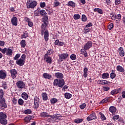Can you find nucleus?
I'll return each mask as SVG.
<instances>
[{
	"instance_id": "f257e3e1",
	"label": "nucleus",
	"mask_w": 125,
	"mask_h": 125,
	"mask_svg": "<svg viewBox=\"0 0 125 125\" xmlns=\"http://www.w3.org/2000/svg\"><path fill=\"white\" fill-rule=\"evenodd\" d=\"M4 92L2 89H0V108L1 110H4L7 108V104L5 103V99L3 98Z\"/></svg>"
},
{
	"instance_id": "f03ea898",
	"label": "nucleus",
	"mask_w": 125,
	"mask_h": 125,
	"mask_svg": "<svg viewBox=\"0 0 125 125\" xmlns=\"http://www.w3.org/2000/svg\"><path fill=\"white\" fill-rule=\"evenodd\" d=\"M62 117L61 114H55L51 118L48 119V123H58L60 121V118Z\"/></svg>"
},
{
	"instance_id": "7ed1b4c3",
	"label": "nucleus",
	"mask_w": 125,
	"mask_h": 125,
	"mask_svg": "<svg viewBox=\"0 0 125 125\" xmlns=\"http://www.w3.org/2000/svg\"><path fill=\"white\" fill-rule=\"evenodd\" d=\"M53 85L55 86H59L62 88L65 85V81L64 79H56L54 80Z\"/></svg>"
},
{
	"instance_id": "20e7f679",
	"label": "nucleus",
	"mask_w": 125,
	"mask_h": 125,
	"mask_svg": "<svg viewBox=\"0 0 125 125\" xmlns=\"http://www.w3.org/2000/svg\"><path fill=\"white\" fill-rule=\"evenodd\" d=\"M38 4V2L36 0H28L26 2L27 8L34 9Z\"/></svg>"
},
{
	"instance_id": "39448f33",
	"label": "nucleus",
	"mask_w": 125,
	"mask_h": 125,
	"mask_svg": "<svg viewBox=\"0 0 125 125\" xmlns=\"http://www.w3.org/2000/svg\"><path fill=\"white\" fill-rule=\"evenodd\" d=\"M7 118V115L6 114L3 112H0V124L3 125H7V120L6 118Z\"/></svg>"
},
{
	"instance_id": "423d86ee",
	"label": "nucleus",
	"mask_w": 125,
	"mask_h": 125,
	"mask_svg": "<svg viewBox=\"0 0 125 125\" xmlns=\"http://www.w3.org/2000/svg\"><path fill=\"white\" fill-rule=\"evenodd\" d=\"M0 51L2 54L6 53V55L8 56H12V54H13V50L9 48H4L3 49L0 48Z\"/></svg>"
},
{
	"instance_id": "0eeeda50",
	"label": "nucleus",
	"mask_w": 125,
	"mask_h": 125,
	"mask_svg": "<svg viewBox=\"0 0 125 125\" xmlns=\"http://www.w3.org/2000/svg\"><path fill=\"white\" fill-rule=\"evenodd\" d=\"M59 62H63L64 60H66L69 57V54L67 53L59 54Z\"/></svg>"
},
{
	"instance_id": "6e6552de",
	"label": "nucleus",
	"mask_w": 125,
	"mask_h": 125,
	"mask_svg": "<svg viewBox=\"0 0 125 125\" xmlns=\"http://www.w3.org/2000/svg\"><path fill=\"white\" fill-rule=\"evenodd\" d=\"M43 60L45 62H46L47 64H51L52 63V58L47 56V55H44Z\"/></svg>"
},
{
	"instance_id": "1a4fd4ad",
	"label": "nucleus",
	"mask_w": 125,
	"mask_h": 125,
	"mask_svg": "<svg viewBox=\"0 0 125 125\" xmlns=\"http://www.w3.org/2000/svg\"><path fill=\"white\" fill-rule=\"evenodd\" d=\"M47 30V23L44 22L42 23L41 26V36H43V32H45Z\"/></svg>"
},
{
	"instance_id": "9d476101",
	"label": "nucleus",
	"mask_w": 125,
	"mask_h": 125,
	"mask_svg": "<svg viewBox=\"0 0 125 125\" xmlns=\"http://www.w3.org/2000/svg\"><path fill=\"white\" fill-rule=\"evenodd\" d=\"M16 85L18 87V88H25L26 85L25 83L23 81H19L16 83Z\"/></svg>"
},
{
	"instance_id": "9b49d317",
	"label": "nucleus",
	"mask_w": 125,
	"mask_h": 125,
	"mask_svg": "<svg viewBox=\"0 0 125 125\" xmlns=\"http://www.w3.org/2000/svg\"><path fill=\"white\" fill-rule=\"evenodd\" d=\"M34 106L36 109L40 107V98L37 96L34 97Z\"/></svg>"
},
{
	"instance_id": "f8f14e48",
	"label": "nucleus",
	"mask_w": 125,
	"mask_h": 125,
	"mask_svg": "<svg viewBox=\"0 0 125 125\" xmlns=\"http://www.w3.org/2000/svg\"><path fill=\"white\" fill-rule=\"evenodd\" d=\"M96 119H97V117H96L95 113H92L86 118V120L88 122H89V121H92L93 120H96Z\"/></svg>"
},
{
	"instance_id": "ddd939ff",
	"label": "nucleus",
	"mask_w": 125,
	"mask_h": 125,
	"mask_svg": "<svg viewBox=\"0 0 125 125\" xmlns=\"http://www.w3.org/2000/svg\"><path fill=\"white\" fill-rule=\"evenodd\" d=\"M91 47H92V42L91 41H88L83 46V48L85 50H87L89 48H91Z\"/></svg>"
},
{
	"instance_id": "4468645a",
	"label": "nucleus",
	"mask_w": 125,
	"mask_h": 125,
	"mask_svg": "<svg viewBox=\"0 0 125 125\" xmlns=\"http://www.w3.org/2000/svg\"><path fill=\"white\" fill-rule=\"evenodd\" d=\"M10 73L11 74V77L12 79H16L17 75V70L15 69H11L10 70Z\"/></svg>"
},
{
	"instance_id": "2eb2a0df",
	"label": "nucleus",
	"mask_w": 125,
	"mask_h": 125,
	"mask_svg": "<svg viewBox=\"0 0 125 125\" xmlns=\"http://www.w3.org/2000/svg\"><path fill=\"white\" fill-rule=\"evenodd\" d=\"M6 73L5 72V71L3 70H0V79L1 80H4L5 78H6Z\"/></svg>"
},
{
	"instance_id": "dca6fc26",
	"label": "nucleus",
	"mask_w": 125,
	"mask_h": 125,
	"mask_svg": "<svg viewBox=\"0 0 125 125\" xmlns=\"http://www.w3.org/2000/svg\"><path fill=\"white\" fill-rule=\"evenodd\" d=\"M11 22L13 26H17L18 23V20L16 17H13L11 20Z\"/></svg>"
},
{
	"instance_id": "f3484780",
	"label": "nucleus",
	"mask_w": 125,
	"mask_h": 125,
	"mask_svg": "<svg viewBox=\"0 0 125 125\" xmlns=\"http://www.w3.org/2000/svg\"><path fill=\"white\" fill-rule=\"evenodd\" d=\"M109 111L112 114V115H115L116 112H117V107L115 106H111L109 108Z\"/></svg>"
},
{
	"instance_id": "a211bd4d",
	"label": "nucleus",
	"mask_w": 125,
	"mask_h": 125,
	"mask_svg": "<svg viewBox=\"0 0 125 125\" xmlns=\"http://www.w3.org/2000/svg\"><path fill=\"white\" fill-rule=\"evenodd\" d=\"M33 118H34L33 116L28 115L26 116L24 119V122L26 124H29V123L31 122V120H32Z\"/></svg>"
},
{
	"instance_id": "6ab92c4d",
	"label": "nucleus",
	"mask_w": 125,
	"mask_h": 125,
	"mask_svg": "<svg viewBox=\"0 0 125 125\" xmlns=\"http://www.w3.org/2000/svg\"><path fill=\"white\" fill-rule=\"evenodd\" d=\"M16 63L17 65H18L19 66H24V65H25V61L21 59L17 60Z\"/></svg>"
},
{
	"instance_id": "aec40b11",
	"label": "nucleus",
	"mask_w": 125,
	"mask_h": 125,
	"mask_svg": "<svg viewBox=\"0 0 125 125\" xmlns=\"http://www.w3.org/2000/svg\"><path fill=\"white\" fill-rule=\"evenodd\" d=\"M43 35L45 42H47L48 41V38L49 37V33L48 32V31H44L43 33Z\"/></svg>"
},
{
	"instance_id": "412c9836",
	"label": "nucleus",
	"mask_w": 125,
	"mask_h": 125,
	"mask_svg": "<svg viewBox=\"0 0 125 125\" xmlns=\"http://www.w3.org/2000/svg\"><path fill=\"white\" fill-rule=\"evenodd\" d=\"M55 77L57 79H61V80H62L63 77H64V75L61 72H57L55 73Z\"/></svg>"
},
{
	"instance_id": "4be33fe9",
	"label": "nucleus",
	"mask_w": 125,
	"mask_h": 125,
	"mask_svg": "<svg viewBox=\"0 0 125 125\" xmlns=\"http://www.w3.org/2000/svg\"><path fill=\"white\" fill-rule=\"evenodd\" d=\"M54 44L55 45H59V46H63V45H65V43L62 42H59V40H56Z\"/></svg>"
},
{
	"instance_id": "5701e85b",
	"label": "nucleus",
	"mask_w": 125,
	"mask_h": 125,
	"mask_svg": "<svg viewBox=\"0 0 125 125\" xmlns=\"http://www.w3.org/2000/svg\"><path fill=\"white\" fill-rule=\"evenodd\" d=\"M42 76L44 79H46L47 80H50V79H52V76L47 73H43Z\"/></svg>"
},
{
	"instance_id": "b1692460",
	"label": "nucleus",
	"mask_w": 125,
	"mask_h": 125,
	"mask_svg": "<svg viewBox=\"0 0 125 125\" xmlns=\"http://www.w3.org/2000/svg\"><path fill=\"white\" fill-rule=\"evenodd\" d=\"M83 72V77L85 78H87V76H88V68L87 67H84Z\"/></svg>"
},
{
	"instance_id": "393cba45",
	"label": "nucleus",
	"mask_w": 125,
	"mask_h": 125,
	"mask_svg": "<svg viewBox=\"0 0 125 125\" xmlns=\"http://www.w3.org/2000/svg\"><path fill=\"white\" fill-rule=\"evenodd\" d=\"M116 70L121 73H125V68L121 65H118L116 66Z\"/></svg>"
},
{
	"instance_id": "a878e982",
	"label": "nucleus",
	"mask_w": 125,
	"mask_h": 125,
	"mask_svg": "<svg viewBox=\"0 0 125 125\" xmlns=\"http://www.w3.org/2000/svg\"><path fill=\"white\" fill-rule=\"evenodd\" d=\"M110 83L107 80H99L98 81V83L99 84H107V83Z\"/></svg>"
},
{
	"instance_id": "bb28decb",
	"label": "nucleus",
	"mask_w": 125,
	"mask_h": 125,
	"mask_svg": "<svg viewBox=\"0 0 125 125\" xmlns=\"http://www.w3.org/2000/svg\"><path fill=\"white\" fill-rule=\"evenodd\" d=\"M40 116L42 118H48V117H50V115H48V113L46 112H42L41 113Z\"/></svg>"
},
{
	"instance_id": "cd10ccee",
	"label": "nucleus",
	"mask_w": 125,
	"mask_h": 125,
	"mask_svg": "<svg viewBox=\"0 0 125 125\" xmlns=\"http://www.w3.org/2000/svg\"><path fill=\"white\" fill-rule=\"evenodd\" d=\"M110 77V74L106 72V73H104L102 75V78L104 80V79H109Z\"/></svg>"
},
{
	"instance_id": "c85d7f7f",
	"label": "nucleus",
	"mask_w": 125,
	"mask_h": 125,
	"mask_svg": "<svg viewBox=\"0 0 125 125\" xmlns=\"http://www.w3.org/2000/svg\"><path fill=\"white\" fill-rule=\"evenodd\" d=\"M94 12H98L99 14H103V10L99 8H95L93 10Z\"/></svg>"
},
{
	"instance_id": "c756f323",
	"label": "nucleus",
	"mask_w": 125,
	"mask_h": 125,
	"mask_svg": "<svg viewBox=\"0 0 125 125\" xmlns=\"http://www.w3.org/2000/svg\"><path fill=\"white\" fill-rule=\"evenodd\" d=\"M29 37V33L28 31L23 32V35H21V39H26Z\"/></svg>"
},
{
	"instance_id": "7c9ffc66",
	"label": "nucleus",
	"mask_w": 125,
	"mask_h": 125,
	"mask_svg": "<svg viewBox=\"0 0 125 125\" xmlns=\"http://www.w3.org/2000/svg\"><path fill=\"white\" fill-rule=\"evenodd\" d=\"M21 97L23 98V99H24V100H27L28 98H29L28 94H27L26 92H23L21 94Z\"/></svg>"
},
{
	"instance_id": "2f4dec72",
	"label": "nucleus",
	"mask_w": 125,
	"mask_h": 125,
	"mask_svg": "<svg viewBox=\"0 0 125 125\" xmlns=\"http://www.w3.org/2000/svg\"><path fill=\"white\" fill-rule=\"evenodd\" d=\"M50 103L52 105H54L55 103H57L58 100L55 98H53L50 99Z\"/></svg>"
},
{
	"instance_id": "473e14b6",
	"label": "nucleus",
	"mask_w": 125,
	"mask_h": 125,
	"mask_svg": "<svg viewBox=\"0 0 125 125\" xmlns=\"http://www.w3.org/2000/svg\"><path fill=\"white\" fill-rule=\"evenodd\" d=\"M68 6H71V7H75L76 6V4L73 1H69L67 3Z\"/></svg>"
},
{
	"instance_id": "72a5a7b5",
	"label": "nucleus",
	"mask_w": 125,
	"mask_h": 125,
	"mask_svg": "<svg viewBox=\"0 0 125 125\" xmlns=\"http://www.w3.org/2000/svg\"><path fill=\"white\" fill-rule=\"evenodd\" d=\"M20 44L21 47H23V48H25V47H26V40H21L20 42Z\"/></svg>"
},
{
	"instance_id": "f704fd0d",
	"label": "nucleus",
	"mask_w": 125,
	"mask_h": 125,
	"mask_svg": "<svg viewBox=\"0 0 125 125\" xmlns=\"http://www.w3.org/2000/svg\"><path fill=\"white\" fill-rule=\"evenodd\" d=\"M0 87H2L3 89H7L8 88V86H7V83L5 82H4L2 83V85L0 86Z\"/></svg>"
},
{
	"instance_id": "c9c22d12",
	"label": "nucleus",
	"mask_w": 125,
	"mask_h": 125,
	"mask_svg": "<svg viewBox=\"0 0 125 125\" xmlns=\"http://www.w3.org/2000/svg\"><path fill=\"white\" fill-rule=\"evenodd\" d=\"M83 119L82 118H77L74 120L75 124H81V123H83Z\"/></svg>"
},
{
	"instance_id": "e433bc0d",
	"label": "nucleus",
	"mask_w": 125,
	"mask_h": 125,
	"mask_svg": "<svg viewBox=\"0 0 125 125\" xmlns=\"http://www.w3.org/2000/svg\"><path fill=\"white\" fill-rule=\"evenodd\" d=\"M42 95L43 100H44V101H46V100H47L48 99L47 94H46V93H42Z\"/></svg>"
},
{
	"instance_id": "4c0bfd02",
	"label": "nucleus",
	"mask_w": 125,
	"mask_h": 125,
	"mask_svg": "<svg viewBox=\"0 0 125 125\" xmlns=\"http://www.w3.org/2000/svg\"><path fill=\"white\" fill-rule=\"evenodd\" d=\"M33 111H32V109H28L26 110H25L23 111V113L25 115H30V114H31L32 113Z\"/></svg>"
},
{
	"instance_id": "58836bf2",
	"label": "nucleus",
	"mask_w": 125,
	"mask_h": 125,
	"mask_svg": "<svg viewBox=\"0 0 125 125\" xmlns=\"http://www.w3.org/2000/svg\"><path fill=\"white\" fill-rule=\"evenodd\" d=\"M81 54H83L84 57H87V52L84 49H82L81 50Z\"/></svg>"
},
{
	"instance_id": "ea45409f",
	"label": "nucleus",
	"mask_w": 125,
	"mask_h": 125,
	"mask_svg": "<svg viewBox=\"0 0 125 125\" xmlns=\"http://www.w3.org/2000/svg\"><path fill=\"white\" fill-rule=\"evenodd\" d=\"M53 53H54V50H53V49H50L47 51L45 55H47L48 56V55H52Z\"/></svg>"
},
{
	"instance_id": "a19ab883",
	"label": "nucleus",
	"mask_w": 125,
	"mask_h": 125,
	"mask_svg": "<svg viewBox=\"0 0 125 125\" xmlns=\"http://www.w3.org/2000/svg\"><path fill=\"white\" fill-rule=\"evenodd\" d=\"M110 98L106 97L104 98V99L102 100L100 102V104H103L104 103H107L108 102V101L109 100V99Z\"/></svg>"
},
{
	"instance_id": "79ce46f5",
	"label": "nucleus",
	"mask_w": 125,
	"mask_h": 125,
	"mask_svg": "<svg viewBox=\"0 0 125 125\" xmlns=\"http://www.w3.org/2000/svg\"><path fill=\"white\" fill-rule=\"evenodd\" d=\"M64 97L66 99H70L72 97V94H70L69 93H65L64 94Z\"/></svg>"
},
{
	"instance_id": "37998d69",
	"label": "nucleus",
	"mask_w": 125,
	"mask_h": 125,
	"mask_svg": "<svg viewBox=\"0 0 125 125\" xmlns=\"http://www.w3.org/2000/svg\"><path fill=\"white\" fill-rule=\"evenodd\" d=\"M40 13L42 16H46V15H47V13L45 12L44 10H40Z\"/></svg>"
},
{
	"instance_id": "c03bdc74",
	"label": "nucleus",
	"mask_w": 125,
	"mask_h": 125,
	"mask_svg": "<svg viewBox=\"0 0 125 125\" xmlns=\"http://www.w3.org/2000/svg\"><path fill=\"white\" fill-rule=\"evenodd\" d=\"M53 5L54 7H57V6H59V5H60V2L57 1V0H55Z\"/></svg>"
},
{
	"instance_id": "a18cd8bd",
	"label": "nucleus",
	"mask_w": 125,
	"mask_h": 125,
	"mask_svg": "<svg viewBox=\"0 0 125 125\" xmlns=\"http://www.w3.org/2000/svg\"><path fill=\"white\" fill-rule=\"evenodd\" d=\"M110 17H111L112 20H116L117 19V18L116 17V13H111Z\"/></svg>"
},
{
	"instance_id": "49530a36",
	"label": "nucleus",
	"mask_w": 125,
	"mask_h": 125,
	"mask_svg": "<svg viewBox=\"0 0 125 125\" xmlns=\"http://www.w3.org/2000/svg\"><path fill=\"white\" fill-rule=\"evenodd\" d=\"M18 103L19 105H20V106H23L24 104V101L22 99L20 98L19 99Z\"/></svg>"
},
{
	"instance_id": "de8ad7c7",
	"label": "nucleus",
	"mask_w": 125,
	"mask_h": 125,
	"mask_svg": "<svg viewBox=\"0 0 125 125\" xmlns=\"http://www.w3.org/2000/svg\"><path fill=\"white\" fill-rule=\"evenodd\" d=\"M105 4L107 6H112V2H111V0H106L105 1Z\"/></svg>"
},
{
	"instance_id": "09e8293b",
	"label": "nucleus",
	"mask_w": 125,
	"mask_h": 125,
	"mask_svg": "<svg viewBox=\"0 0 125 125\" xmlns=\"http://www.w3.org/2000/svg\"><path fill=\"white\" fill-rule=\"evenodd\" d=\"M100 115H101V120L103 121H106V120H107V118H106V117H105V115H104L103 113L100 112Z\"/></svg>"
},
{
	"instance_id": "8fccbe9b",
	"label": "nucleus",
	"mask_w": 125,
	"mask_h": 125,
	"mask_svg": "<svg viewBox=\"0 0 125 125\" xmlns=\"http://www.w3.org/2000/svg\"><path fill=\"white\" fill-rule=\"evenodd\" d=\"M82 21L83 22H86L87 21V18L85 15H83L82 17Z\"/></svg>"
},
{
	"instance_id": "3c124183",
	"label": "nucleus",
	"mask_w": 125,
	"mask_h": 125,
	"mask_svg": "<svg viewBox=\"0 0 125 125\" xmlns=\"http://www.w3.org/2000/svg\"><path fill=\"white\" fill-rule=\"evenodd\" d=\"M73 18L75 20H79L81 18V16L79 14H75Z\"/></svg>"
},
{
	"instance_id": "603ef678",
	"label": "nucleus",
	"mask_w": 125,
	"mask_h": 125,
	"mask_svg": "<svg viewBox=\"0 0 125 125\" xmlns=\"http://www.w3.org/2000/svg\"><path fill=\"white\" fill-rule=\"evenodd\" d=\"M43 20V23H46L48 20V17L47 15H46L45 16H43V18H42Z\"/></svg>"
},
{
	"instance_id": "864d4df0",
	"label": "nucleus",
	"mask_w": 125,
	"mask_h": 125,
	"mask_svg": "<svg viewBox=\"0 0 125 125\" xmlns=\"http://www.w3.org/2000/svg\"><path fill=\"white\" fill-rule=\"evenodd\" d=\"M24 21L25 22H27L28 24L29 23H30L32 21V20H31V19H30V18H29L27 17H25L24 18Z\"/></svg>"
},
{
	"instance_id": "5fc2aeb1",
	"label": "nucleus",
	"mask_w": 125,
	"mask_h": 125,
	"mask_svg": "<svg viewBox=\"0 0 125 125\" xmlns=\"http://www.w3.org/2000/svg\"><path fill=\"white\" fill-rule=\"evenodd\" d=\"M114 28V23H111L109 25L107 26V29L108 30H112Z\"/></svg>"
},
{
	"instance_id": "6e6d98bb",
	"label": "nucleus",
	"mask_w": 125,
	"mask_h": 125,
	"mask_svg": "<svg viewBox=\"0 0 125 125\" xmlns=\"http://www.w3.org/2000/svg\"><path fill=\"white\" fill-rule=\"evenodd\" d=\"M21 55L20 54H17L13 58L14 60H18L20 58Z\"/></svg>"
},
{
	"instance_id": "4d7b16f0",
	"label": "nucleus",
	"mask_w": 125,
	"mask_h": 125,
	"mask_svg": "<svg viewBox=\"0 0 125 125\" xmlns=\"http://www.w3.org/2000/svg\"><path fill=\"white\" fill-rule=\"evenodd\" d=\"M70 59L71 60H76L77 59V56L74 54H72L70 55Z\"/></svg>"
},
{
	"instance_id": "13d9d810",
	"label": "nucleus",
	"mask_w": 125,
	"mask_h": 125,
	"mask_svg": "<svg viewBox=\"0 0 125 125\" xmlns=\"http://www.w3.org/2000/svg\"><path fill=\"white\" fill-rule=\"evenodd\" d=\"M84 34H87V33H88L90 31V29H89V28L85 26L84 28Z\"/></svg>"
},
{
	"instance_id": "bf43d9fd",
	"label": "nucleus",
	"mask_w": 125,
	"mask_h": 125,
	"mask_svg": "<svg viewBox=\"0 0 125 125\" xmlns=\"http://www.w3.org/2000/svg\"><path fill=\"white\" fill-rule=\"evenodd\" d=\"M116 73H111L110 74V79L112 80H113V79H115L116 78Z\"/></svg>"
},
{
	"instance_id": "052dcab7",
	"label": "nucleus",
	"mask_w": 125,
	"mask_h": 125,
	"mask_svg": "<svg viewBox=\"0 0 125 125\" xmlns=\"http://www.w3.org/2000/svg\"><path fill=\"white\" fill-rule=\"evenodd\" d=\"M119 118H120V115H114L112 118V120H113L114 121H117V120H118Z\"/></svg>"
},
{
	"instance_id": "680f3d73",
	"label": "nucleus",
	"mask_w": 125,
	"mask_h": 125,
	"mask_svg": "<svg viewBox=\"0 0 125 125\" xmlns=\"http://www.w3.org/2000/svg\"><path fill=\"white\" fill-rule=\"evenodd\" d=\"M86 107V104L85 103H83L82 104H81L80 105V109H82V110L84 109Z\"/></svg>"
},
{
	"instance_id": "e2e57ef3",
	"label": "nucleus",
	"mask_w": 125,
	"mask_h": 125,
	"mask_svg": "<svg viewBox=\"0 0 125 125\" xmlns=\"http://www.w3.org/2000/svg\"><path fill=\"white\" fill-rule=\"evenodd\" d=\"M103 89L104 91H108V90H110V87L108 86H103Z\"/></svg>"
},
{
	"instance_id": "0e129e2a",
	"label": "nucleus",
	"mask_w": 125,
	"mask_h": 125,
	"mask_svg": "<svg viewBox=\"0 0 125 125\" xmlns=\"http://www.w3.org/2000/svg\"><path fill=\"white\" fill-rule=\"evenodd\" d=\"M121 0H115V5H119L121 4Z\"/></svg>"
},
{
	"instance_id": "69168bd1",
	"label": "nucleus",
	"mask_w": 125,
	"mask_h": 125,
	"mask_svg": "<svg viewBox=\"0 0 125 125\" xmlns=\"http://www.w3.org/2000/svg\"><path fill=\"white\" fill-rule=\"evenodd\" d=\"M34 14L35 16H40V11L39 10H36L35 11H34Z\"/></svg>"
},
{
	"instance_id": "338daca9",
	"label": "nucleus",
	"mask_w": 125,
	"mask_h": 125,
	"mask_svg": "<svg viewBox=\"0 0 125 125\" xmlns=\"http://www.w3.org/2000/svg\"><path fill=\"white\" fill-rule=\"evenodd\" d=\"M40 6L42 8H44V7H45V2H41L40 3Z\"/></svg>"
},
{
	"instance_id": "774afa93",
	"label": "nucleus",
	"mask_w": 125,
	"mask_h": 125,
	"mask_svg": "<svg viewBox=\"0 0 125 125\" xmlns=\"http://www.w3.org/2000/svg\"><path fill=\"white\" fill-rule=\"evenodd\" d=\"M110 94L111 95H116V94H117L116 89L112 90L110 92Z\"/></svg>"
}]
</instances>
